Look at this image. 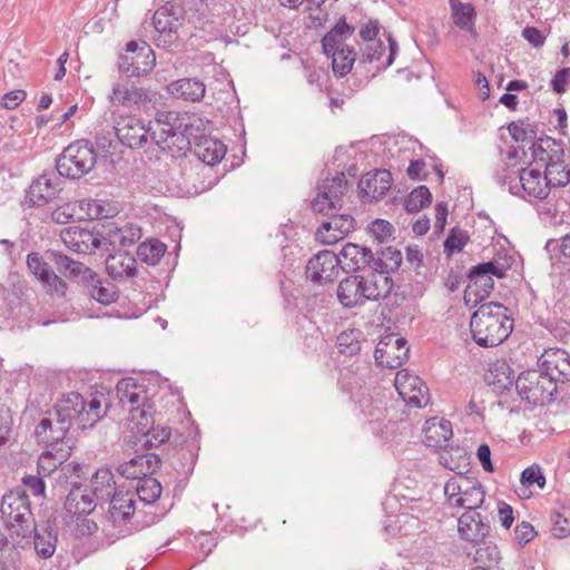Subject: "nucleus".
Here are the masks:
<instances>
[{
	"label": "nucleus",
	"mask_w": 570,
	"mask_h": 570,
	"mask_svg": "<svg viewBox=\"0 0 570 570\" xmlns=\"http://www.w3.org/2000/svg\"><path fill=\"white\" fill-rule=\"evenodd\" d=\"M185 20V9L178 2H166L153 16V24L157 32V47L169 48L178 39V29Z\"/></svg>",
	"instance_id": "nucleus-13"
},
{
	"label": "nucleus",
	"mask_w": 570,
	"mask_h": 570,
	"mask_svg": "<svg viewBox=\"0 0 570 570\" xmlns=\"http://www.w3.org/2000/svg\"><path fill=\"white\" fill-rule=\"evenodd\" d=\"M46 258L52 263L58 272L65 277L76 279L78 283H80L82 281V276H86L91 269L85 264L73 261L71 257L55 249L46 250Z\"/></svg>",
	"instance_id": "nucleus-35"
},
{
	"label": "nucleus",
	"mask_w": 570,
	"mask_h": 570,
	"mask_svg": "<svg viewBox=\"0 0 570 570\" xmlns=\"http://www.w3.org/2000/svg\"><path fill=\"white\" fill-rule=\"evenodd\" d=\"M47 449L38 459L37 472L41 476L51 475L70 454V449H66V452Z\"/></svg>",
	"instance_id": "nucleus-45"
},
{
	"label": "nucleus",
	"mask_w": 570,
	"mask_h": 570,
	"mask_svg": "<svg viewBox=\"0 0 570 570\" xmlns=\"http://www.w3.org/2000/svg\"><path fill=\"white\" fill-rule=\"evenodd\" d=\"M469 242V233L459 226H454L450 229L443 243V252L448 257H450L455 253L462 252Z\"/></svg>",
	"instance_id": "nucleus-49"
},
{
	"label": "nucleus",
	"mask_w": 570,
	"mask_h": 570,
	"mask_svg": "<svg viewBox=\"0 0 570 570\" xmlns=\"http://www.w3.org/2000/svg\"><path fill=\"white\" fill-rule=\"evenodd\" d=\"M410 348L404 337L395 334L386 335L377 343L374 357L380 366L397 368L409 358Z\"/></svg>",
	"instance_id": "nucleus-17"
},
{
	"label": "nucleus",
	"mask_w": 570,
	"mask_h": 570,
	"mask_svg": "<svg viewBox=\"0 0 570 570\" xmlns=\"http://www.w3.org/2000/svg\"><path fill=\"white\" fill-rule=\"evenodd\" d=\"M363 332L358 328H350L342 332L336 338L337 350L346 356H354L361 351Z\"/></svg>",
	"instance_id": "nucleus-46"
},
{
	"label": "nucleus",
	"mask_w": 570,
	"mask_h": 570,
	"mask_svg": "<svg viewBox=\"0 0 570 570\" xmlns=\"http://www.w3.org/2000/svg\"><path fill=\"white\" fill-rule=\"evenodd\" d=\"M338 385L342 391L347 392L352 399L356 400L363 390L364 380L352 368H344L341 371Z\"/></svg>",
	"instance_id": "nucleus-50"
},
{
	"label": "nucleus",
	"mask_w": 570,
	"mask_h": 570,
	"mask_svg": "<svg viewBox=\"0 0 570 570\" xmlns=\"http://www.w3.org/2000/svg\"><path fill=\"white\" fill-rule=\"evenodd\" d=\"M98 503L99 501L88 487L80 482H73L66 497L63 508L71 515L83 517L90 514Z\"/></svg>",
	"instance_id": "nucleus-27"
},
{
	"label": "nucleus",
	"mask_w": 570,
	"mask_h": 570,
	"mask_svg": "<svg viewBox=\"0 0 570 570\" xmlns=\"http://www.w3.org/2000/svg\"><path fill=\"white\" fill-rule=\"evenodd\" d=\"M370 233L373 235L375 239H377L380 243L384 242L389 237L392 236L394 233L393 225L384 219H376L374 220L370 227Z\"/></svg>",
	"instance_id": "nucleus-61"
},
{
	"label": "nucleus",
	"mask_w": 570,
	"mask_h": 570,
	"mask_svg": "<svg viewBox=\"0 0 570 570\" xmlns=\"http://www.w3.org/2000/svg\"><path fill=\"white\" fill-rule=\"evenodd\" d=\"M327 222H323L316 230V239L325 245H331L343 239L354 229L355 219L350 214L332 213Z\"/></svg>",
	"instance_id": "nucleus-23"
},
{
	"label": "nucleus",
	"mask_w": 570,
	"mask_h": 570,
	"mask_svg": "<svg viewBox=\"0 0 570 570\" xmlns=\"http://www.w3.org/2000/svg\"><path fill=\"white\" fill-rule=\"evenodd\" d=\"M538 366L557 386L570 381V353L563 348H546L538 358Z\"/></svg>",
	"instance_id": "nucleus-20"
},
{
	"label": "nucleus",
	"mask_w": 570,
	"mask_h": 570,
	"mask_svg": "<svg viewBox=\"0 0 570 570\" xmlns=\"http://www.w3.org/2000/svg\"><path fill=\"white\" fill-rule=\"evenodd\" d=\"M80 284L91 298L102 305H109L118 298L117 287L92 269L86 276H82Z\"/></svg>",
	"instance_id": "nucleus-30"
},
{
	"label": "nucleus",
	"mask_w": 570,
	"mask_h": 570,
	"mask_svg": "<svg viewBox=\"0 0 570 570\" xmlns=\"http://www.w3.org/2000/svg\"><path fill=\"white\" fill-rule=\"evenodd\" d=\"M311 208L314 213L323 214L325 216H330L332 213L340 210L338 207L326 197V194H323L320 190L317 196L311 203Z\"/></svg>",
	"instance_id": "nucleus-60"
},
{
	"label": "nucleus",
	"mask_w": 570,
	"mask_h": 570,
	"mask_svg": "<svg viewBox=\"0 0 570 570\" xmlns=\"http://www.w3.org/2000/svg\"><path fill=\"white\" fill-rule=\"evenodd\" d=\"M485 382L493 386L497 393H504L515 385L513 371L504 360L492 363L484 376Z\"/></svg>",
	"instance_id": "nucleus-37"
},
{
	"label": "nucleus",
	"mask_w": 570,
	"mask_h": 570,
	"mask_svg": "<svg viewBox=\"0 0 570 570\" xmlns=\"http://www.w3.org/2000/svg\"><path fill=\"white\" fill-rule=\"evenodd\" d=\"M446 502L451 508L474 510L484 501L485 492L480 482L466 476H453L444 485Z\"/></svg>",
	"instance_id": "nucleus-12"
},
{
	"label": "nucleus",
	"mask_w": 570,
	"mask_h": 570,
	"mask_svg": "<svg viewBox=\"0 0 570 570\" xmlns=\"http://www.w3.org/2000/svg\"><path fill=\"white\" fill-rule=\"evenodd\" d=\"M167 246L159 239H150L138 246V257L148 265H156L165 255Z\"/></svg>",
	"instance_id": "nucleus-47"
},
{
	"label": "nucleus",
	"mask_w": 570,
	"mask_h": 570,
	"mask_svg": "<svg viewBox=\"0 0 570 570\" xmlns=\"http://www.w3.org/2000/svg\"><path fill=\"white\" fill-rule=\"evenodd\" d=\"M515 390L523 401L542 406L554 400L558 386L538 368L522 372L515 380Z\"/></svg>",
	"instance_id": "nucleus-10"
},
{
	"label": "nucleus",
	"mask_w": 570,
	"mask_h": 570,
	"mask_svg": "<svg viewBox=\"0 0 570 570\" xmlns=\"http://www.w3.org/2000/svg\"><path fill=\"white\" fill-rule=\"evenodd\" d=\"M520 482L528 488L537 484L538 488L542 490L546 487V476L540 466L533 464L522 471Z\"/></svg>",
	"instance_id": "nucleus-57"
},
{
	"label": "nucleus",
	"mask_w": 570,
	"mask_h": 570,
	"mask_svg": "<svg viewBox=\"0 0 570 570\" xmlns=\"http://www.w3.org/2000/svg\"><path fill=\"white\" fill-rule=\"evenodd\" d=\"M62 176L53 170L35 179L27 190L26 200L32 207H42L56 199L62 190Z\"/></svg>",
	"instance_id": "nucleus-19"
},
{
	"label": "nucleus",
	"mask_w": 570,
	"mask_h": 570,
	"mask_svg": "<svg viewBox=\"0 0 570 570\" xmlns=\"http://www.w3.org/2000/svg\"><path fill=\"white\" fill-rule=\"evenodd\" d=\"M194 153L205 164L214 166L226 154V146L218 139L206 135L194 137Z\"/></svg>",
	"instance_id": "nucleus-33"
},
{
	"label": "nucleus",
	"mask_w": 570,
	"mask_h": 570,
	"mask_svg": "<svg viewBox=\"0 0 570 570\" xmlns=\"http://www.w3.org/2000/svg\"><path fill=\"white\" fill-rule=\"evenodd\" d=\"M514 321L510 309L501 303L481 304L472 314L470 328L474 342L482 347L498 346L513 330Z\"/></svg>",
	"instance_id": "nucleus-1"
},
{
	"label": "nucleus",
	"mask_w": 570,
	"mask_h": 570,
	"mask_svg": "<svg viewBox=\"0 0 570 570\" xmlns=\"http://www.w3.org/2000/svg\"><path fill=\"white\" fill-rule=\"evenodd\" d=\"M340 258L343 271L363 272L365 275L392 276L402 264L401 252L391 246L374 254L371 248L354 243L343 246Z\"/></svg>",
	"instance_id": "nucleus-2"
},
{
	"label": "nucleus",
	"mask_w": 570,
	"mask_h": 570,
	"mask_svg": "<svg viewBox=\"0 0 570 570\" xmlns=\"http://www.w3.org/2000/svg\"><path fill=\"white\" fill-rule=\"evenodd\" d=\"M551 532L558 539H564L570 535V508L564 505L554 509L550 513Z\"/></svg>",
	"instance_id": "nucleus-48"
},
{
	"label": "nucleus",
	"mask_w": 570,
	"mask_h": 570,
	"mask_svg": "<svg viewBox=\"0 0 570 570\" xmlns=\"http://www.w3.org/2000/svg\"><path fill=\"white\" fill-rule=\"evenodd\" d=\"M386 50L385 45L381 40L368 42L364 49H362V61L373 62L380 61Z\"/></svg>",
	"instance_id": "nucleus-59"
},
{
	"label": "nucleus",
	"mask_w": 570,
	"mask_h": 570,
	"mask_svg": "<svg viewBox=\"0 0 570 570\" xmlns=\"http://www.w3.org/2000/svg\"><path fill=\"white\" fill-rule=\"evenodd\" d=\"M394 286L392 276L350 275L337 286V299L345 308L363 306L367 301L386 298Z\"/></svg>",
	"instance_id": "nucleus-3"
},
{
	"label": "nucleus",
	"mask_w": 570,
	"mask_h": 570,
	"mask_svg": "<svg viewBox=\"0 0 570 570\" xmlns=\"http://www.w3.org/2000/svg\"><path fill=\"white\" fill-rule=\"evenodd\" d=\"M544 174L550 189L564 187L570 183V168L564 165V161L560 163V166H556L552 174H548V169L544 168Z\"/></svg>",
	"instance_id": "nucleus-55"
},
{
	"label": "nucleus",
	"mask_w": 570,
	"mask_h": 570,
	"mask_svg": "<svg viewBox=\"0 0 570 570\" xmlns=\"http://www.w3.org/2000/svg\"><path fill=\"white\" fill-rule=\"evenodd\" d=\"M61 417L53 410H48L46 416L40 420L36 426L35 434L39 443H43L47 448L52 450H60L66 452V449L71 450V439L67 438L69 424H60Z\"/></svg>",
	"instance_id": "nucleus-15"
},
{
	"label": "nucleus",
	"mask_w": 570,
	"mask_h": 570,
	"mask_svg": "<svg viewBox=\"0 0 570 570\" xmlns=\"http://www.w3.org/2000/svg\"><path fill=\"white\" fill-rule=\"evenodd\" d=\"M473 544L478 547L475 550L474 561L480 564L479 568L488 570L499 564L501 553L495 543L488 538H484L483 541L474 542Z\"/></svg>",
	"instance_id": "nucleus-43"
},
{
	"label": "nucleus",
	"mask_w": 570,
	"mask_h": 570,
	"mask_svg": "<svg viewBox=\"0 0 570 570\" xmlns=\"http://www.w3.org/2000/svg\"><path fill=\"white\" fill-rule=\"evenodd\" d=\"M0 512L16 544L22 546L31 539L35 531V518L31 512L29 497L23 490H14L4 494Z\"/></svg>",
	"instance_id": "nucleus-4"
},
{
	"label": "nucleus",
	"mask_w": 570,
	"mask_h": 570,
	"mask_svg": "<svg viewBox=\"0 0 570 570\" xmlns=\"http://www.w3.org/2000/svg\"><path fill=\"white\" fill-rule=\"evenodd\" d=\"M392 184V174L386 169L367 173L358 181L360 198L363 203L377 202L387 194Z\"/></svg>",
	"instance_id": "nucleus-22"
},
{
	"label": "nucleus",
	"mask_w": 570,
	"mask_h": 570,
	"mask_svg": "<svg viewBox=\"0 0 570 570\" xmlns=\"http://www.w3.org/2000/svg\"><path fill=\"white\" fill-rule=\"evenodd\" d=\"M355 31V27L346 22L345 17L322 38L323 52L332 58V69L336 77L346 76L353 68L356 52L353 47L344 46V41Z\"/></svg>",
	"instance_id": "nucleus-6"
},
{
	"label": "nucleus",
	"mask_w": 570,
	"mask_h": 570,
	"mask_svg": "<svg viewBox=\"0 0 570 570\" xmlns=\"http://www.w3.org/2000/svg\"><path fill=\"white\" fill-rule=\"evenodd\" d=\"M362 396L363 397L358 399L357 402L363 414L368 417L371 422L382 420L385 415L383 403L381 401L374 402L372 397H365L364 394H362Z\"/></svg>",
	"instance_id": "nucleus-54"
},
{
	"label": "nucleus",
	"mask_w": 570,
	"mask_h": 570,
	"mask_svg": "<svg viewBox=\"0 0 570 570\" xmlns=\"http://www.w3.org/2000/svg\"><path fill=\"white\" fill-rule=\"evenodd\" d=\"M347 188V180L344 173H340L333 178H325L318 186V190L326 194V197L338 207L342 208V198Z\"/></svg>",
	"instance_id": "nucleus-44"
},
{
	"label": "nucleus",
	"mask_w": 570,
	"mask_h": 570,
	"mask_svg": "<svg viewBox=\"0 0 570 570\" xmlns=\"http://www.w3.org/2000/svg\"><path fill=\"white\" fill-rule=\"evenodd\" d=\"M176 460L171 463L173 469L179 476L188 478L196 465L198 452L194 443L181 446L176 452Z\"/></svg>",
	"instance_id": "nucleus-42"
},
{
	"label": "nucleus",
	"mask_w": 570,
	"mask_h": 570,
	"mask_svg": "<svg viewBox=\"0 0 570 570\" xmlns=\"http://www.w3.org/2000/svg\"><path fill=\"white\" fill-rule=\"evenodd\" d=\"M161 491L160 482L149 474L146 478H139L131 494H135V499L138 498L139 502L146 507L155 503L160 498Z\"/></svg>",
	"instance_id": "nucleus-41"
},
{
	"label": "nucleus",
	"mask_w": 570,
	"mask_h": 570,
	"mask_svg": "<svg viewBox=\"0 0 570 570\" xmlns=\"http://www.w3.org/2000/svg\"><path fill=\"white\" fill-rule=\"evenodd\" d=\"M518 175H519V170L518 171L510 170L509 166L507 164H503L501 166V169L497 170L494 178H495L497 183L500 184L501 186H504L508 184L510 191L515 194L513 191V189L519 188V184H517Z\"/></svg>",
	"instance_id": "nucleus-62"
},
{
	"label": "nucleus",
	"mask_w": 570,
	"mask_h": 570,
	"mask_svg": "<svg viewBox=\"0 0 570 570\" xmlns=\"http://www.w3.org/2000/svg\"><path fill=\"white\" fill-rule=\"evenodd\" d=\"M535 534L533 525L527 521L518 523L514 529V539L521 547L530 542Z\"/></svg>",
	"instance_id": "nucleus-63"
},
{
	"label": "nucleus",
	"mask_w": 570,
	"mask_h": 570,
	"mask_svg": "<svg viewBox=\"0 0 570 570\" xmlns=\"http://www.w3.org/2000/svg\"><path fill=\"white\" fill-rule=\"evenodd\" d=\"M423 431L425 444L434 449L446 448L453 434L451 422L438 417L426 420Z\"/></svg>",
	"instance_id": "nucleus-36"
},
{
	"label": "nucleus",
	"mask_w": 570,
	"mask_h": 570,
	"mask_svg": "<svg viewBox=\"0 0 570 570\" xmlns=\"http://www.w3.org/2000/svg\"><path fill=\"white\" fill-rule=\"evenodd\" d=\"M532 159L537 165L544 166L548 174L554 173V167L563 163L564 149L562 141L549 136L540 137L532 142Z\"/></svg>",
	"instance_id": "nucleus-21"
},
{
	"label": "nucleus",
	"mask_w": 570,
	"mask_h": 570,
	"mask_svg": "<svg viewBox=\"0 0 570 570\" xmlns=\"http://www.w3.org/2000/svg\"><path fill=\"white\" fill-rule=\"evenodd\" d=\"M117 396L122 407H127L131 420L137 421L141 430L147 429L153 422V404L150 403L144 384L132 377L121 379L117 386Z\"/></svg>",
	"instance_id": "nucleus-9"
},
{
	"label": "nucleus",
	"mask_w": 570,
	"mask_h": 570,
	"mask_svg": "<svg viewBox=\"0 0 570 570\" xmlns=\"http://www.w3.org/2000/svg\"><path fill=\"white\" fill-rule=\"evenodd\" d=\"M170 434H171V431L168 426L151 428L145 434L146 440L144 443V448H146V449L157 448L160 444L168 441L170 438Z\"/></svg>",
	"instance_id": "nucleus-56"
},
{
	"label": "nucleus",
	"mask_w": 570,
	"mask_h": 570,
	"mask_svg": "<svg viewBox=\"0 0 570 570\" xmlns=\"http://www.w3.org/2000/svg\"><path fill=\"white\" fill-rule=\"evenodd\" d=\"M340 265L338 255L328 249L321 250L307 262L306 278L320 285L332 283L338 275Z\"/></svg>",
	"instance_id": "nucleus-18"
},
{
	"label": "nucleus",
	"mask_w": 570,
	"mask_h": 570,
	"mask_svg": "<svg viewBox=\"0 0 570 570\" xmlns=\"http://www.w3.org/2000/svg\"><path fill=\"white\" fill-rule=\"evenodd\" d=\"M570 81V67L559 69L550 81L552 90L558 94H564L567 85Z\"/></svg>",
	"instance_id": "nucleus-64"
},
{
	"label": "nucleus",
	"mask_w": 570,
	"mask_h": 570,
	"mask_svg": "<svg viewBox=\"0 0 570 570\" xmlns=\"http://www.w3.org/2000/svg\"><path fill=\"white\" fill-rule=\"evenodd\" d=\"M451 10V19L453 23L470 33L475 32V7L470 2H462L460 0H449Z\"/></svg>",
	"instance_id": "nucleus-39"
},
{
	"label": "nucleus",
	"mask_w": 570,
	"mask_h": 570,
	"mask_svg": "<svg viewBox=\"0 0 570 570\" xmlns=\"http://www.w3.org/2000/svg\"><path fill=\"white\" fill-rule=\"evenodd\" d=\"M89 490L97 500L102 503L110 500L112 495L118 493L114 473L109 468L98 469L90 480Z\"/></svg>",
	"instance_id": "nucleus-38"
},
{
	"label": "nucleus",
	"mask_w": 570,
	"mask_h": 570,
	"mask_svg": "<svg viewBox=\"0 0 570 570\" xmlns=\"http://www.w3.org/2000/svg\"><path fill=\"white\" fill-rule=\"evenodd\" d=\"M41 284L48 294H50V295L56 294L60 297L66 295V292L68 288L67 283L60 276H58L53 271H51L48 274V281L41 282Z\"/></svg>",
	"instance_id": "nucleus-58"
},
{
	"label": "nucleus",
	"mask_w": 570,
	"mask_h": 570,
	"mask_svg": "<svg viewBox=\"0 0 570 570\" xmlns=\"http://www.w3.org/2000/svg\"><path fill=\"white\" fill-rule=\"evenodd\" d=\"M52 410L61 417L60 424H69L70 428L77 425L81 430L92 428L104 415L97 396L90 394L86 397L78 392L63 395Z\"/></svg>",
	"instance_id": "nucleus-5"
},
{
	"label": "nucleus",
	"mask_w": 570,
	"mask_h": 570,
	"mask_svg": "<svg viewBox=\"0 0 570 570\" xmlns=\"http://www.w3.org/2000/svg\"><path fill=\"white\" fill-rule=\"evenodd\" d=\"M432 203V194L430 189L422 185L414 188L405 200V209L407 213H419L421 209L430 206Z\"/></svg>",
	"instance_id": "nucleus-51"
},
{
	"label": "nucleus",
	"mask_w": 570,
	"mask_h": 570,
	"mask_svg": "<svg viewBox=\"0 0 570 570\" xmlns=\"http://www.w3.org/2000/svg\"><path fill=\"white\" fill-rule=\"evenodd\" d=\"M117 138L124 146L141 148L148 139L150 128L132 116L121 117L115 126Z\"/></svg>",
	"instance_id": "nucleus-24"
},
{
	"label": "nucleus",
	"mask_w": 570,
	"mask_h": 570,
	"mask_svg": "<svg viewBox=\"0 0 570 570\" xmlns=\"http://www.w3.org/2000/svg\"><path fill=\"white\" fill-rule=\"evenodd\" d=\"M97 163L94 145L87 139L69 144L56 160L57 173L66 178L79 179L87 175Z\"/></svg>",
	"instance_id": "nucleus-7"
},
{
	"label": "nucleus",
	"mask_w": 570,
	"mask_h": 570,
	"mask_svg": "<svg viewBox=\"0 0 570 570\" xmlns=\"http://www.w3.org/2000/svg\"><path fill=\"white\" fill-rule=\"evenodd\" d=\"M458 530L462 540L474 543L489 538L491 524L480 512L470 510L459 518Z\"/></svg>",
	"instance_id": "nucleus-26"
},
{
	"label": "nucleus",
	"mask_w": 570,
	"mask_h": 570,
	"mask_svg": "<svg viewBox=\"0 0 570 570\" xmlns=\"http://www.w3.org/2000/svg\"><path fill=\"white\" fill-rule=\"evenodd\" d=\"M394 386L402 400L411 407H423L430 401L426 384L422 379L410 373L407 370H401L396 373Z\"/></svg>",
	"instance_id": "nucleus-16"
},
{
	"label": "nucleus",
	"mask_w": 570,
	"mask_h": 570,
	"mask_svg": "<svg viewBox=\"0 0 570 570\" xmlns=\"http://www.w3.org/2000/svg\"><path fill=\"white\" fill-rule=\"evenodd\" d=\"M168 92L177 98L189 102H199L203 100L206 86L198 78H180L168 85Z\"/></svg>",
	"instance_id": "nucleus-34"
},
{
	"label": "nucleus",
	"mask_w": 570,
	"mask_h": 570,
	"mask_svg": "<svg viewBox=\"0 0 570 570\" xmlns=\"http://www.w3.org/2000/svg\"><path fill=\"white\" fill-rule=\"evenodd\" d=\"M544 249L558 262L570 264V234H566L559 239H548Z\"/></svg>",
	"instance_id": "nucleus-53"
},
{
	"label": "nucleus",
	"mask_w": 570,
	"mask_h": 570,
	"mask_svg": "<svg viewBox=\"0 0 570 570\" xmlns=\"http://www.w3.org/2000/svg\"><path fill=\"white\" fill-rule=\"evenodd\" d=\"M156 62V57L146 41L138 43L129 41L126 50L119 56L118 68L127 77H140L150 72Z\"/></svg>",
	"instance_id": "nucleus-14"
},
{
	"label": "nucleus",
	"mask_w": 570,
	"mask_h": 570,
	"mask_svg": "<svg viewBox=\"0 0 570 570\" xmlns=\"http://www.w3.org/2000/svg\"><path fill=\"white\" fill-rule=\"evenodd\" d=\"M61 239L69 249L79 254L92 253L101 243L91 230L78 225L63 229Z\"/></svg>",
	"instance_id": "nucleus-31"
},
{
	"label": "nucleus",
	"mask_w": 570,
	"mask_h": 570,
	"mask_svg": "<svg viewBox=\"0 0 570 570\" xmlns=\"http://www.w3.org/2000/svg\"><path fill=\"white\" fill-rule=\"evenodd\" d=\"M519 187L531 198L546 199L549 195L550 188L546 174L542 176L540 170L522 168L518 175Z\"/></svg>",
	"instance_id": "nucleus-32"
},
{
	"label": "nucleus",
	"mask_w": 570,
	"mask_h": 570,
	"mask_svg": "<svg viewBox=\"0 0 570 570\" xmlns=\"http://www.w3.org/2000/svg\"><path fill=\"white\" fill-rule=\"evenodd\" d=\"M35 551L41 559H49L53 556L58 543V527L56 518H48L37 525L32 531Z\"/></svg>",
	"instance_id": "nucleus-28"
},
{
	"label": "nucleus",
	"mask_w": 570,
	"mask_h": 570,
	"mask_svg": "<svg viewBox=\"0 0 570 570\" xmlns=\"http://www.w3.org/2000/svg\"><path fill=\"white\" fill-rule=\"evenodd\" d=\"M106 269L112 278L132 277L136 275V259L128 253H116L106 259Z\"/></svg>",
	"instance_id": "nucleus-40"
},
{
	"label": "nucleus",
	"mask_w": 570,
	"mask_h": 570,
	"mask_svg": "<svg viewBox=\"0 0 570 570\" xmlns=\"http://www.w3.org/2000/svg\"><path fill=\"white\" fill-rule=\"evenodd\" d=\"M27 267L30 273L41 283L48 281V274L52 271L50 262L38 252H31L27 256Z\"/></svg>",
	"instance_id": "nucleus-52"
},
{
	"label": "nucleus",
	"mask_w": 570,
	"mask_h": 570,
	"mask_svg": "<svg viewBox=\"0 0 570 570\" xmlns=\"http://www.w3.org/2000/svg\"><path fill=\"white\" fill-rule=\"evenodd\" d=\"M109 100L114 106L141 108L146 107L151 98L146 89L136 87L130 80L126 79L112 86Z\"/></svg>",
	"instance_id": "nucleus-25"
},
{
	"label": "nucleus",
	"mask_w": 570,
	"mask_h": 570,
	"mask_svg": "<svg viewBox=\"0 0 570 570\" xmlns=\"http://www.w3.org/2000/svg\"><path fill=\"white\" fill-rule=\"evenodd\" d=\"M510 264H501L495 261L479 263L473 266L469 273V284L465 289V297L471 299L474 296V303L485 299L494 287L492 276L504 278Z\"/></svg>",
	"instance_id": "nucleus-11"
},
{
	"label": "nucleus",
	"mask_w": 570,
	"mask_h": 570,
	"mask_svg": "<svg viewBox=\"0 0 570 570\" xmlns=\"http://www.w3.org/2000/svg\"><path fill=\"white\" fill-rule=\"evenodd\" d=\"M161 459L156 453L137 454L127 462L119 464L117 471L126 479L139 481V478H146L154 474L160 466Z\"/></svg>",
	"instance_id": "nucleus-29"
},
{
	"label": "nucleus",
	"mask_w": 570,
	"mask_h": 570,
	"mask_svg": "<svg viewBox=\"0 0 570 570\" xmlns=\"http://www.w3.org/2000/svg\"><path fill=\"white\" fill-rule=\"evenodd\" d=\"M109 503L107 518L116 528H124L119 532L125 535L130 533L132 530H137L147 523L155 522L157 515L153 513L149 520L139 519L140 510L138 509L135 494H131L130 490H118V493L112 495Z\"/></svg>",
	"instance_id": "nucleus-8"
}]
</instances>
